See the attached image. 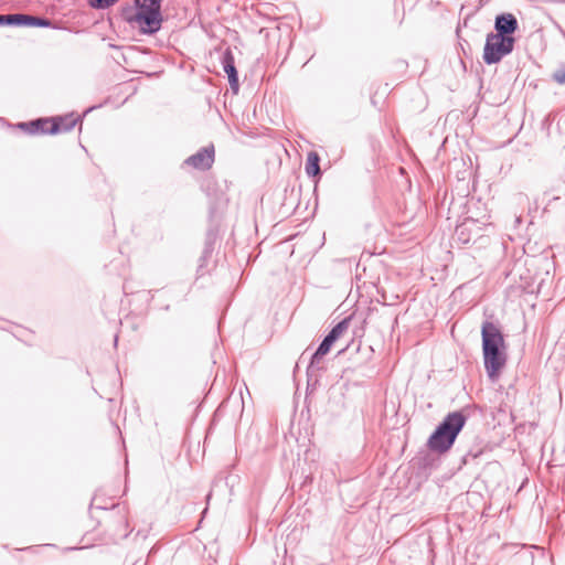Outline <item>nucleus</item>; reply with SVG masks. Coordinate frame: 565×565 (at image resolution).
<instances>
[{"label": "nucleus", "mask_w": 565, "mask_h": 565, "mask_svg": "<svg viewBox=\"0 0 565 565\" xmlns=\"http://www.w3.org/2000/svg\"><path fill=\"white\" fill-rule=\"evenodd\" d=\"M481 335L486 370L491 379H497L507 362L503 335L492 322L482 324Z\"/></svg>", "instance_id": "obj_1"}, {"label": "nucleus", "mask_w": 565, "mask_h": 565, "mask_svg": "<svg viewBox=\"0 0 565 565\" xmlns=\"http://www.w3.org/2000/svg\"><path fill=\"white\" fill-rule=\"evenodd\" d=\"M466 418L460 412L447 415L427 441L430 450L444 454L454 445L459 431L465 426Z\"/></svg>", "instance_id": "obj_2"}, {"label": "nucleus", "mask_w": 565, "mask_h": 565, "mask_svg": "<svg viewBox=\"0 0 565 565\" xmlns=\"http://www.w3.org/2000/svg\"><path fill=\"white\" fill-rule=\"evenodd\" d=\"M514 39L509 35L490 33L487 35L483 61L487 64H494L501 58L512 52Z\"/></svg>", "instance_id": "obj_3"}, {"label": "nucleus", "mask_w": 565, "mask_h": 565, "mask_svg": "<svg viewBox=\"0 0 565 565\" xmlns=\"http://www.w3.org/2000/svg\"><path fill=\"white\" fill-rule=\"evenodd\" d=\"M128 22L139 29L142 34H154L161 29L162 17L158 11H146L137 9L136 13L129 17Z\"/></svg>", "instance_id": "obj_4"}, {"label": "nucleus", "mask_w": 565, "mask_h": 565, "mask_svg": "<svg viewBox=\"0 0 565 565\" xmlns=\"http://www.w3.org/2000/svg\"><path fill=\"white\" fill-rule=\"evenodd\" d=\"M214 156H215L214 147L211 145V146L200 149L196 153L190 156L185 160V163L188 166L193 167L194 169L205 171V170H209L213 166Z\"/></svg>", "instance_id": "obj_5"}, {"label": "nucleus", "mask_w": 565, "mask_h": 565, "mask_svg": "<svg viewBox=\"0 0 565 565\" xmlns=\"http://www.w3.org/2000/svg\"><path fill=\"white\" fill-rule=\"evenodd\" d=\"M221 63H222L224 72L226 73V75L228 77V82H230L231 87L235 92H237L238 90V76H237V71H236V67H235L234 55H233V53H232V51L230 49H227L223 53L222 58H221Z\"/></svg>", "instance_id": "obj_6"}, {"label": "nucleus", "mask_w": 565, "mask_h": 565, "mask_svg": "<svg viewBox=\"0 0 565 565\" xmlns=\"http://www.w3.org/2000/svg\"><path fill=\"white\" fill-rule=\"evenodd\" d=\"M10 25L42 26L46 28L51 24L47 19H42L28 14H10Z\"/></svg>", "instance_id": "obj_7"}, {"label": "nucleus", "mask_w": 565, "mask_h": 565, "mask_svg": "<svg viewBox=\"0 0 565 565\" xmlns=\"http://www.w3.org/2000/svg\"><path fill=\"white\" fill-rule=\"evenodd\" d=\"M516 19L511 13L498 15L495 19V34H503L510 36V34H512L516 30Z\"/></svg>", "instance_id": "obj_8"}, {"label": "nucleus", "mask_w": 565, "mask_h": 565, "mask_svg": "<svg viewBox=\"0 0 565 565\" xmlns=\"http://www.w3.org/2000/svg\"><path fill=\"white\" fill-rule=\"evenodd\" d=\"M320 158L317 152H309L306 161V173L309 177H316L320 172L319 166Z\"/></svg>", "instance_id": "obj_9"}, {"label": "nucleus", "mask_w": 565, "mask_h": 565, "mask_svg": "<svg viewBox=\"0 0 565 565\" xmlns=\"http://www.w3.org/2000/svg\"><path fill=\"white\" fill-rule=\"evenodd\" d=\"M333 343H334V340L331 337L327 335L322 340V342L320 343V345L318 347L316 352L313 353L312 359H311V365L315 363H318L319 360L330 351Z\"/></svg>", "instance_id": "obj_10"}, {"label": "nucleus", "mask_w": 565, "mask_h": 565, "mask_svg": "<svg viewBox=\"0 0 565 565\" xmlns=\"http://www.w3.org/2000/svg\"><path fill=\"white\" fill-rule=\"evenodd\" d=\"M39 124V134H58V125L55 124V118H40L36 119Z\"/></svg>", "instance_id": "obj_11"}, {"label": "nucleus", "mask_w": 565, "mask_h": 565, "mask_svg": "<svg viewBox=\"0 0 565 565\" xmlns=\"http://www.w3.org/2000/svg\"><path fill=\"white\" fill-rule=\"evenodd\" d=\"M77 120L78 119L73 115L55 118V124L58 125V134L72 130L77 124Z\"/></svg>", "instance_id": "obj_12"}, {"label": "nucleus", "mask_w": 565, "mask_h": 565, "mask_svg": "<svg viewBox=\"0 0 565 565\" xmlns=\"http://www.w3.org/2000/svg\"><path fill=\"white\" fill-rule=\"evenodd\" d=\"M351 319L352 315L344 318L342 321H340L337 326H334L331 329L328 335L331 337L334 341L339 339L349 329Z\"/></svg>", "instance_id": "obj_13"}, {"label": "nucleus", "mask_w": 565, "mask_h": 565, "mask_svg": "<svg viewBox=\"0 0 565 565\" xmlns=\"http://www.w3.org/2000/svg\"><path fill=\"white\" fill-rule=\"evenodd\" d=\"M136 7L140 10L161 12V0H136Z\"/></svg>", "instance_id": "obj_14"}, {"label": "nucleus", "mask_w": 565, "mask_h": 565, "mask_svg": "<svg viewBox=\"0 0 565 565\" xmlns=\"http://www.w3.org/2000/svg\"><path fill=\"white\" fill-rule=\"evenodd\" d=\"M119 0H88L89 7L93 9H107L111 6H114Z\"/></svg>", "instance_id": "obj_15"}, {"label": "nucleus", "mask_w": 565, "mask_h": 565, "mask_svg": "<svg viewBox=\"0 0 565 565\" xmlns=\"http://www.w3.org/2000/svg\"><path fill=\"white\" fill-rule=\"evenodd\" d=\"M19 127L31 135L39 134V124H36V120L22 122L19 125Z\"/></svg>", "instance_id": "obj_16"}, {"label": "nucleus", "mask_w": 565, "mask_h": 565, "mask_svg": "<svg viewBox=\"0 0 565 565\" xmlns=\"http://www.w3.org/2000/svg\"><path fill=\"white\" fill-rule=\"evenodd\" d=\"M10 14H7V15H1L0 14V25H4V24H8L10 25Z\"/></svg>", "instance_id": "obj_17"}]
</instances>
